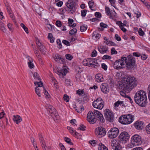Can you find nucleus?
I'll list each match as a JSON object with an SVG mask.
<instances>
[{"instance_id": "obj_1", "label": "nucleus", "mask_w": 150, "mask_h": 150, "mask_svg": "<svg viewBox=\"0 0 150 150\" xmlns=\"http://www.w3.org/2000/svg\"><path fill=\"white\" fill-rule=\"evenodd\" d=\"M137 84L135 78L133 76H129L124 78L119 83L118 87L122 90L129 91L136 87Z\"/></svg>"}, {"instance_id": "obj_2", "label": "nucleus", "mask_w": 150, "mask_h": 150, "mask_svg": "<svg viewBox=\"0 0 150 150\" xmlns=\"http://www.w3.org/2000/svg\"><path fill=\"white\" fill-rule=\"evenodd\" d=\"M134 99L135 103L139 106L144 107L147 103L146 93L142 90L137 92L135 94Z\"/></svg>"}, {"instance_id": "obj_3", "label": "nucleus", "mask_w": 150, "mask_h": 150, "mask_svg": "<svg viewBox=\"0 0 150 150\" xmlns=\"http://www.w3.org/2000/svg\"><path fill=\"white\" fill-rule=\"evenodd\" d=\"M121 59L125 61L127 68L129 69H134L136 67L135 64V59L133 57H121Z\"/></svg>"}, {"instance_id": "obj_4", "label": "nucleus", "mask_w": 150, "mask_h": 150, "mask_svg": "<svg viewBox=\"0 0 150 150\" xmlns=\"http://www.w3.org/2000/svg\"><path fill=\"white\" fill-rule=\"evenodd\" d=\"M142 143V140L141 137L139 135L136 134L132 136L131 139V142L129 145V147L132 148L134 146H138Z\"/></svg>"}, {"instance_id": "obj_5", "label": "nucleus", "mask_w": 150, "mask_h": 150, "mask_svg": "<svg viewBox=\"0 0 150 150\" xmlns=\"http://www.w3.org/2000/svg\"><path fill=\"white\" fill-rule=\"evenodd\" d=\"M83 64L84 65L88 67H93L96 68L98 67V63L97 59L94 58H88L83 60Z\"/></svg>"}, {"instance_id": "obj_6", "label": "nucleus", "mask_w": 150, "mask_h": 150, "mask_svg": "<svg viewBox=\"0 0 150 150\" xmlns=\"http://www.w3.org/2000/svg\"><path fill=\"white\" fill-rule=\"evenodd\" d=\"M104 105V102L101 98H98L92 103V106L94 108L100 110L103 108Z\"/></svg>"}, {"instance_id": "obj_7", "label": "nucleus", "mask_w": 150, "mask_h": 150, "mask_svg": "<svg viewBox=\"0 0 150 150\" xmlns=\"http://www.w3.org/2000/svg\"><path fill=\"white\" fill-rule=\"evenodd\" d=\"M46 109L49 112L50 115L53 118H54V117L56 119L58 118L59 117L58 114L55 108L53 106L50 105H48L46 106Z\"/></svg>"}, {"instance_id": "obj_8", "label": "nucleus", "mask_w": 150, "mask_h": 150, "mask_svg": "<svg viewBox=\"0 0 150 150\" xmlns=\"http://www.w3.org/2000/svg\"><path fill=\"white\" fill-rule=\"evenodd\" d=\"M106 120L109 122H112L114 120V117L112 112L109 109H106L104 113Z\"/></svg>"}, {"instance_id": "obj_9", "label": "nucleus", "mask_w": 150, "mask_h": 150, "mask_svg": "<svg viewBox=\"0 0 150 150\" xmlns=\"http://www.w3.org/2000/svg\"><path fill=\"white\" fill-rule=\"evenodd\" d=\"M125 66L124 60L121 58L116 60L114 63V67L117 70L121 69Z\"/></svg>"}, {"instance_id": "obj_10", "label": "nucleus", "mask_w": 150, "mask_h": 150, "mask_svg": "<svg viewBox=\"0 0 150 150\" xmlns=\"http://www.w3.org/2000/svg\"><path fill=\"white\" fill-rule=\"evenodd\" d=\"M119 132V129L116 127L111 128L108 133V137L110 139H113L116 137Z\"/></svg>"}, {"instance_id": "obj_11", "label": "nucleus", "mask_w": 150, "mask_h": 150, "mask_svg": "<svg viewBox=\"0 0 150 150\" xmlns=\"http://www.w3.org/2000/svg\"><path fill=\"white\" fill-rule=\"evenodd\" d=\"M119 141L122 143H125L128 140L129 136L128 133L125 132L121 133L119 136Z\"/></svg>"}, {"instance_id": "obj_12", "label": "nucleus", "mask_w": 150, "mask_h": 150, "mask_svg": "<svg viewBox=\"0 0 150 150\" xmlns=\"http://www.w3.org/2000/svg\"><path fill=\"white\" fill-rule=\"evenodd\" d=\"M34 84L35 86H36V85H38L35 88V92L39 97H40V92L43 90V89H42V87L43 86V83L41 81L35 82Z\"/></svg>"}, {"instance_id": "obj_13", "label": "nucleus", "mask_w": 150, "mask_h": 150, "mask_svg": "<svg viewBox=\"0 0 150 150\" xmlns=\"http://www.w3.org/2000/svg\"><path fill=\"white\" fill-rule=\"evenodd\" d=\"M75 3L72 0H69L66 3V5L68 8L69 12L71 13H74L75 11Z\"/></svg>"}, {"instance_id": "obj_14", "label": "nucleus", "mask_w": 150, "mask_h": 150, "mask_svg": "<svg viewBox=\"0 0 150 150\" xmlns=\"http://www.w3.org/2000/svg\"><path fill=\"white\" fill-rule=\"evenodd\" d=\"M95 131L96 135L99 138L103 137L106 134L105 129L102 127L96 128Z\"/></svg>"}, {"instance_id": "obj_15", "label": "nucleus", "mask_w": 150, "mask_h": 150, "mask_svg": "<svg viewBox=\"0 0 150 150\" xmlns=\"http://www.w3.org/2000/svg\"><path fill=\"white\" fill-rule=\"evenodd\" d=\"M87 120L91 124H93L96 121V118H95L93 112L90 111L88 113L87 116Z\"/></svg>"}, {"instance_id": "obj_16", "label": "nucleus", "mask_w": 150, "mask_h": 150, "mask_svg": "<svg viewBox=\"0 0 150 150\" xmlns=\"http://www.w3.org/2000/svg\"><path fill=\"white\" fill-rule=\"evenodd\" d=\"M93 113L95 117H96L98 120L102 122H104L105 121V119L102 114L99 111L95 110L93 111Z\"/></svg>"}, {"instance_id": "obj_17", "label": "nucleus", "mask_w": 150, "mask_h": 150, "mask_svg": "<svg viewBox=\"0 0 150 150\" xmlns=\"http://www.w3.org/2000/svg\"><path fill=\"white\" fill-rule=\"evenodd\" d=\"M100 88L102 91L104 93H107L109 92V87L107 83H102L100 86Z\"/></svg>"}, {"instance_id": "obj_18", "label": "nucleus", "mask_w": 150, "mask_h": 150, "mask_svg": "<svg viewBox=\"0 0 150 150\" xmlns=\"http://www.w3.org/2000/svg\"><path fill=\"white\" fill-rule=\"evenodd\" d=\"M144 122L142 121H137L134 124L135 127L138 130H141L143 127Z\"/></svg>"}, {"instance_id": "obj_19", "label": "nucleus", "mask_w": 150, "mask_h": 150, "mask_svg": "<svg viewBox=\"0 0 150 150\" xmlns=\"http://www.w3.org/2000/svg\"><path fill=\"white\" fill-rule=\"evenodd\" d=\"M126 115L121 116L119 119V122L123 125H128L127 121V118L126 117Z\"/></svg>"}, {"instance_id": "obj_20", "label": "nucleus", "mask_w": 150, "mask_h": 150, "mask_svg": "<svg viewBox=\"0 0 150 150\" xmlns=\"http://www.w3.org/2000/svg\"><path fill=\"white\" fill-rule=\"evenodd\" d=\"M126 117L127 118V121L128 124H130L132 123L134 120V116L131 114L126 115Z\"/></svg>"}, {"instance_id": "obj_21", "label": "nucleus", "mask_w": 150, "mask_h": 150, "mask_svg": "<svg viewBox=\"0 0 150 150\" xmlns=\"http://www.w3.org/2000/svg\"><path fill=\"white\" fill-rule=\"evenodd\" d=\"M55 60L58 62H59L61 63H64L65 62L64 59L62 58L60 55L56 54L54 57Z\"/></svg>"}, {"instance_id": "obj_22", "label": "nucleus", "mask_w": 150, "mask_h": 150, "mask_svg": "<svg viewBox=\"0 0 150 150\" xmlns=\"http://www.w3.org/2000/svg\"><path fill=\"white\" fill-rule=\"evenodd\" d=\"M13 120L17 124L20 122L22 120L21 117L19 115H14Z\"/></svg>"}, {"instance_id": "obj_23", "label": "nucleus", "mask_w": 150, "mask_h": 150, "mask_svg": "<svg viewBox=\"0 0 150 150\" xmlns=\"http://www.w3.org/2000/svg\"><path fill=\"white\" fill-rule=\"evenodd\" d=\"M98 49L100 53L101 54L106 53L108 51V48L104 46L98 47Z\"/></svg>"}, {"instance_id": "obj_24", "label": "nucleus", "mask_w": 150, "mask_h": 150, "mask_svg": "<svg viewBox=\"0 0 150 150\" xmlns=\"http://www.w3.org/2000/svg\"><path fill=\"white\" fill-rule=\"evenodd\" d=\"M96 81L98 82H101L104 80L103 76L100 74H97L96 76Z\"/></svg>"}, {"instance_id": "obj_25", "label": "nucleus", "mask_w": 150, "mask_h": 150, "mask_svg": "<svg viewBox=\"0 0 150 150\" xmlns=\"http://www.w3.org/2000/svg\"><path fill=\"white\" fill-rule=\"evenodd\" d=\"M68 21V23L69 26L72 27H74L76 25V24L75 23H74V21L72 19L69 18Z\"/></svg>"}, {"instance_id": "obj_26", "label": "nucleus", "mask_w": 150, "mask_h": 150, "mask_svg": "<svg viewBox=\"0 0 150 150\" xmlns=\"http://www.w3.org/2000/svg\"><path fill=\"white\" fill-rule=\"evenodd\" d=\"M98 150H108V148L104 144L100 143L99 144Z\"/></svg>"}, {"instance_id": "obj_27", "label": "nucleus", "mask_w": 150, "mask_h": 150, "mask_svg": "<svg viewBox=\"0 0 150 150\" xmlns=\"http://www.w3.org/2000/svg\"><path fill=\"white\" fill-rule=\"evenodd\" d=\"M116 14V13L114 10H111L109 16H110V18L113 19L115 17Z\"/></svg>"}, {"instance_id": "obj_28", "label": "nucleus", "mask_w": 150, "mask_h": 150, "mask_svg": "<svg viewBox=\"0 0 150 150\" xmlns=\"http://www.w3.org/2000/svg\"><path fill=\"white\" fill-rule=\"evenodd\" d=\"M76 93L78 94L79 96H84L85 95V92L82 90L79 89L78 90H77Z\"/></svg>"}, {"instance_id": "obj_29", "label": "nucleus", "mask_w": 150, "mask_h": 150, "mask_svg": "<svg viewBox=\"0 0 150 150\" xmlns=\"http://www.w3.org/2000/svg\"><path fill=\"white\" fill-rule=\"evenodd\" d=\"M67 69L66 68H64L61 70L60 74L59 75H62V76H65L66 75V74L67 73Z\"/></svg>"}, {"instance_id": "obj_30", "label": "nucleus", "mask_w": 150, "mask_h": 150, "mask_svg": "<svg viewBox=\"0 0 150 150\" xmlns=\"http://www.w3.org/2000/svg\"><path fill=\"white\" fill-rule=\"evenodd\" d=\"M0 29L4 32H6V29L4 26V24L1 21H0Z\"/></svg>"}, {"instance_id": "obj_31", "label": "nucleus", "mask_w": 150, "mask_h": 150, "mask_svg": "<svg viewBox=\"0 0 150 150\" xmlns=\"http://www.w3.org/2000/svg\"><path fill=\"white\" fill-rule=\"evenodd\" d=\"M42 89H43L44 93L45 96V97L47 98H49L50 97V95L47 91L43 87L42 88Z\"/></svg>"}, {"instance_id": "obj_32", "label": "nucleus", "mask_w": 150, "mask_h": 150, "mask_svg": "<svg viewBox=\"0 0 150 150\" xmlns=\"http://www.w3.org/2000/svg\"><path fill=\"white\" fill-rule=\"evenodd\" d=\"M87 28V25L85 24H83L82 26H81L80 30L82 32H84L86 30Z\"/></svg>"}, {"instance_id": "obj_33", "label": "nucleus", "mask_w": 150, "mask_h": 150, "mask_svg": "<svg viewBox=\"0 0 150 150\" xmlns=\"http://www.w3.org/2000/svg\"><path fill=\"white\" fill-rule=\"evenodd\" d=\"M33 77L35 79H37L40 81V77L39 74L37 72L34 73L33 74Z\"/></svg>"}, {"instance_id": "obj_34", "label": "nucleus", "mask_w": 150, "mask_h": 150, "mask_svg": "<svg viewBox=\"0 0 150 150\" xmlns=\"http://www.w3.org/2000/svg\"><path fill=\"white\" fill-rule=\"evenodd\" d=\"M64 140L66 142L70 145H73V144L71 142V140L68 137H65L64 138Z\"/></svg>"}, {"instance_id": "obj_35", "label": "nucleus", "mask_w": 150, "mask_h": 150, "mask_svg": "<svg viewBox=\"0 0 150 150\" xmlns=\"http://www.w3.org/2000/svg\"><path fill=\"white\" fill-rule=\"evenodd\" d=\"M119 143L116 140H113L111 142V145L112 147H114L115 148V146L118 145Z\"/></svg>"}, {"instance_id": "obj_36", "label": "nucleus", "mask_w": 150, "mask_h": 150, "mask_svg": "<svg viewBox=\"0 0 150 150\" xmlns=\"http://www.w3.org/2000/svg\"><path fill=\"white\" fill-rule=\"evenodd\" d=\"M88 5L89 6V7L92 10H94L93 9H92V8L93 7V6L94 4V2L93 1L91 0L90 1H89L88 3Z\"/></svg>"}, {"instance_id": "obj_37", "label": "nucleus", "mask_w": 150, "mask_h": 150, "mask_svg": "<svg viewBox=\"0 0 150 150\" xmlns=\"http://www.w3.org/2000/svg\"><path fill=\"white\" fill-rule=\"evenodd\" d=\"M21 26L23 28L27 33H29L28 28L23 23L21 24Z\"/></svg>"}, {"instance_id": "obj_38", "label": "nucleus", "mask_w": 150, "mask_h": 150, "mask_svg": "<svg viewBox=\"0 0 150 150\" xmlns=\"http://www.w3.org/2000/svg\"><path fill=\"white\" fill-rule=\"evenodd\" d=\"M123 104V101L118 100L114 103V105L115 107H118L119 105H121Z\"/></svg>"}, {"instance_id": "obj_39", "label": "nucleus", "mask_w": 150, "mask_h": 150, "mask_svg": "<svg viewBox=\"0 0 150 150\" xmlns=\"http://www.w3.org/2000/svg\"><path fill=\"white\" fill-rule=\"evenodd\" d=\"M105 13H106L107 15L109 16L110 15V9L109 8V7L107 6H105Z\"/></svg>"}, {"instance_id": "obj_40", "label": "nucleus", "mask_w": 150, "mask_h": 150, "mask_svg": "<svg viewBox=\"0 0 150 150\" xmlns=\"http://www.w3.org/2000/svg\"><path fill=\"white\" fill-rule=\"evenodd\" d=\"M96 32H93V36H95V38L96 39H99L101 35L99 33L96 34Z\"/></svg>"}, {"instance_id": "obj_41", "label": "nucleus", "mask_w": 150, "mask_h": 150, "mask_svg": "<svg viewBox=\"0 0 150 150\" xmlns=\"http://www.w3.org/2000/svg\"><path fill=\"white\" fill-rule=\"evenodd\" d=\"M76 28H74L69 31V33L71 35H73L74 34L76 33Z\"/></svg>"}, {"instance_id": "obj_42", "label": "nucleus", "mask_w": 150, "mask_h": 150, "mask_svg": "<svg viewBox=\"0 0 150 150\" xmlns=\"http://www.w3.org/2000/svg\"><path fill=\"white\" fill-rule=\"evenodd\" d=\"M87 10H82L81 11V16L83 17H84L86 14Z\"/></svg>"}, {"instance_id": "obj_43", "label": "nucleus", "mask_w": 150, "mask_h": 150, "mask_svg": "<svg viewBox=\"0 0 150 150\" xmlns=\"http://www.w3.org/2000/svg\"><path fill=\"white\" fill-rule=\"evenodd\" d=\"M86 126L83 125H81L80 127L78 128V130H81L82 131H85V130Z\"/></svg>"}, {"instance_id": "obj_44", "label": "nucleus", "mask_w": 150, "mask_h": 150, "mask_svg": "<svg viewBox=\"0 0 150 150\" xmlns=\"http://www.w3.org/2000/svg\"><path fill=\"white\" fill-rule=\"evenodd\" d=\"M65 57L66 58L69 60H71L73 58V57L72 55L70 54H66L65 55Z\"/></svg>"}, {"instance_id": "obj_45", "label": "nucleus", "mask_w": 150, "mask_h": 150, "mask_svg": "<svg viewBox=\"0 0 150 150\" xmlns=\"http://www.w3.org/2000/svg\"><path fill=\"white\" fill-rule=\"evenodd\" d=\"M138 33L139 35L142 36H143L144 34V32L142 30L141 28H139L138 31Z\"/></svg>"}, {"instance_id": "obj_46", "label": "nucleus", "mask_w": 150, "mask_h": 150, "mask_svg": "<svg viewBox=\"0 0 150 150\" xmlns=\"http://www.w3.org/2000/svg\"><path fill=\"white\" fill-rule=\"evenodd\" d=\"M64 101L66 102H68L69 101V96L67 94H64Z\"/></svg>"}, {"instance_id": "obj_47", "label": "nucleus", "mask_w": 150, "mask_h": 150, "mask_svg": "<svg viewBox=\"0 0 150 150\" xmlns=\"http://www.w3.org/2000/svg\"><path fill=\"white\" fill-rule=\"evenodd\" d=\"M67 128L69 131L72 134L74 135L73 133H74L75 130H73V129L70 127H67Z\"/></svg>"}, {"instance_id": "obj_48", "label": "nucleus", "mask_w": 150, "mask_h": 150, "mask_svg": "<svg viewBox=\"0 0 150 150\" xmlns=\"http://www.w3.org/2000/svg\"><path fill=\"white\" fill-rule=\"evenodd\" d=\"M84 96V97L83 98V100L81 101V102H82V103H84L85 102H87L88 100V97L87 96V95H86L85 94V95Z\"/></svg>"}, {"instance_id": "obj_49", "label": "nucleus", "mask_w": 150, "mask_h": 150, "mask_svg": "<svg viewBox=\"0 0 150 150\" xmlns=\"http://www.w3.org/2000/svg\"><path fill=\"white\" fill-rule=\"evenodd\" d=\"M32 62H29L28 63V67L30 69L33 68L34 67V65Z\"/></svg>"}, {"instance_id": "obj_50", "label": "nucleus", "mask_w": 150, "mask_h": 150, "mask_svg": "<svg viewBox=\"0 0 150 150\" xmlns=\"http://www.w3.org/2000/svg\"><path fill=\"white\" fill-rule=\"evenodd\" d=\"M146 129L147 133L150 134V123L146 126Z\"/></svg>"}, {"instance_id": "obj_51", "label": "nucleus", "mask_w": 150, "mask_h": 150, "mask_svg": "<svg viewBox=\"0 0 150 150\" xmlns=\"http://www.w3.org/2000/svg\"><path fill=\"white\" fill-rule=\"evenodd\" d=\"M62 42L64 44L66 45L69 46L70 45V42L67 40H64Z\"/></svg>"}, {"instance_id": "obj_52", "label": "nucleus", "mask_w": 150, "mask_h": 150, "mask_svg": "<svg viewBox=\"0 0 150 150\" xmlns=\"http://www.w3.org/2000/svg\"><path fill=\"white\" fill-rule=\"evenodd\" d=\"M57 42L59 45V48H61L62 47L61 42L60 39H57Z\"/></svg>"}, {"instance_id": "obj_53", "label": "nucleus", "mask_w": 150, "mask_h": 150, "mask_svg": "<svg viewBox=\"0 0 150 150\" xmlns=\"http://www.w3.org/2000/svg\"><path fill=\"white\" fill-rule=\"evenodd\" d=\"M123 91H120V95L121 96H122L123 97H126L127 96L126 95V93H125L124 92V91H125V92H126L127 91H124V90H123Z\"/></svg>"}, {"instance_id": "obj_54", "label": "nucleus", "mask_w": 150, "mask_h": 150, "mask_svg": "<svg viewBox=\"0 0 150 150\" xmlns=\"http://www.w3.org/2000/svg\"><path fill=\"white\" fill-rule=\"evenodd\" d=\"M97 141L94 140H90L89 142L92 145L95 146L96 143Z\"/></svg>"}, {"instance_id": "obj_55", "label": "nucleus", "mask_w": 150, "mask_h": 150, "mask_svg": "<svg viewBox=\"0 0 150 150\" xmlns=\"http://www.w3.org/2000/svg\"><path fill=\"white\" fill-rule=\"evenodd\" d=\"M7 26L10 30L11 32H13V29L12 28V24L9 23L7 25Z\"/></svg>"}, {"instance_id": "obj_56", "label": "nucleus", "mask_w": 150, "mask_h": 150, "mask_svg": "<svg viewBox=\"0 0 150 150\" xmlns=\"http://www.w3.org/2000/svg\"><path fill=\"white\" fill-rule=\"evenodd\" d=\"M121 147L119 144L118 145H117L116 146H115V148L114 149V150H121Z\"/></svg>"}, {"instance_id": "obj_57", "label": "nucleus", "mask_w": 150, "mask_h": 150, "mask_svg": "<svg viewBox=\"0 0 150 150\" xmlns=\"http://www.w3.org/2000/svg\"><path fill=\"white\" fill-rule=\"evenodd\" d=\"M43 150H47V149H50V146H47L46 145V144L43 145L41 146Z\"/></svg>"}, {"instance_id": "obj_58", "label": "nucleus", "mask_w": 150, "mask_h": 150, "mask_svg": "<svg viewBox=\"0 0 150 150\" xmlns=\"http://www.w3.org/2000/svg\"><path fill=\"white\" fill-rule=\"evenodd\" d=\"M56 25L58 27H60L62 26V23L59 21H57L56 22Z\"/></svg>"}, {"instance_id": "obj_59", "label": "nucleus", "mask_w": 150, "mask_h": 150, "mask_svg": "<svg viewBox=\"0 0 150 150\" xmlns=\"http://www.w3.org/2000/svg\"><path fill=\"white\" fill-rule=\"evenodd\" d=\"M111 53L112 54H116L117 52L116 50L115 49L114 47H112L111 49Z\"/></svg>"}, {"instance_id": "obj_60", "label": "nucleus", "mask_w": 150, "mask_h": 150, "mask_svg": "<svg viewBox=\"0 0 150 150\" xmlns=\"http://www.w3.org/2000/svg\"><path fill=\"white\" fill-rule=\"evenodd\" d=\"M103 59H110L111 57L107 55H105L103 56L102 58Z\"/></svg>"}, {"instance_id": "obj_61", "label": "nucleus", "mask_w": 150, "mask_h": 150, "mask_svg": "<svg viewBox=\"0 0 150 150\" xmlns=\"http://www.w3.org/2000/svg\"><path fill=\"white\" fill-rule=\"evenodd\" d=\"M38 48L41 52H43L45 51V47L43 45Z\"/></svg>"}, {"instance_id": "obj_62", "label": "nucleus", "mask_w": 150, "mask_h": 150, "mask_svg": "<svg viewBox=\"0 0 150 150\" xmlns=\"http://www.w3.org/2000/svg\"><path fill=\"white\" fill-rule=\"evenodd\" d=\"M100 25L101 27L104 28H107L108 27V25L107 24H105L103 22L100 23Z\"/></svg>"}, {"instance_id": "obj_63", "label": "nucleus", "mask_w": 150, "mask_h": 150, "mask_svg": "<svg viewBox=\"0 0 150 150\" xmlns=\"http://www.w3.org/2000/svg\"><path fill=\"white\" fill-rule=\"evenodd\" d=\"M115 38L118 41H120L121 40V38L117 34L115 35Z\"/></svg>"}, {"instance_id": "obj_64", "label": "nucleus", "mask_w": 150, "mask_h": 150, "mask_svg": "<svg viewBox=\"0 0 150 150\" xmlns=\"http://www.w3.org/2000/svg\"><path fill=\"white\" fill-rule=\"evenodd\" d=\"M148 94L149 99L150 101V84L149 85L148 88Z\"/></svg>"}]
</instances>
